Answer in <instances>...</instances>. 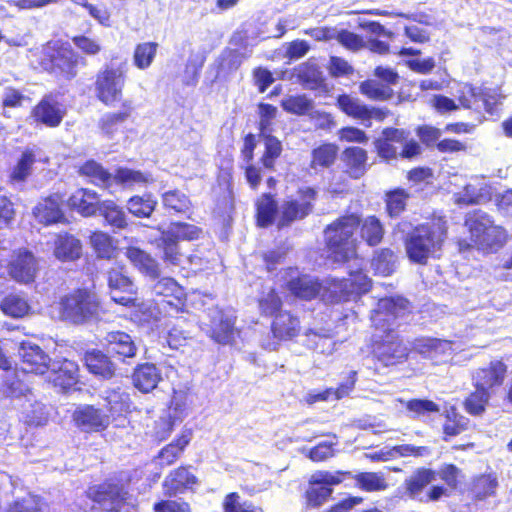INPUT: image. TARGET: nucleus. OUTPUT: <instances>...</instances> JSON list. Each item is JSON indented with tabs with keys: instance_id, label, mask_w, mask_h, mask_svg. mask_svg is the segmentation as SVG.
Returning a JSON list of instances; mask_svg holds the SVG:
<instances>
[{
	"instance_id": "obj_19",
	"label": "nucleus",
	"mask_w": 512,
	"mask_h": 512,
	"mask_svg": "<svg viewBox=\"0 0 512 512\" xmlns=\"http://www.w3.org/2000/svg\"><path fill=\"white\" fill-rule=\"evenodd\" d=\"M287 288L293 296L302 300H311L319 295L325 297V292L329 290V286L325 287L318 279L309 275L292 278L287 283Z\"/></svg>"
},
{
	"instance_id": "obj_53",
	"label": "nucleus",
	"mask_w": 512,
	"mask_h": 512,
	"mask_svg": "<svg viewBox=\"0 0 512 512\" xmlns=\"http://www.w3.org/2000/svg\"><path fill=\"white\" fill-rule=\"evenodd\" d=\"M396 256L392 250L386 248L375 252L372 267L376 273L388 276L395 270Z\"/></svg>"
},
{
	"instance_id": "obj_23",
	"label": "nucleus",
	"mask_w": 512,
	"mask_h": 512,
	"mask_svg": "<svg viewBox=\"0 0 512 512\" xmlns=\"http://www.w3.org/2000/svg\"><path fill=\"white\" fill-rule=\"evenodd\" d=\"M61 203L62 199L57 194L40 201L33 209L35 219L44 225L61 222L64 219Z\"/></svg>"
},
{
	"instance_id": "obj_44",
	"label": "nucleus",
	"mask_w": 512,
	"mask_h": 512,
	"mask_svg": "<svg viewBox=\"0 0 512 512\" xmlns=\"http://www.w3.org/2000/svg\"><path fill=\"white\" fill-rule=\"evenodd\" d=\"M0 309L10 317L21 318L29 313L30 306L21 295L9 294L1 301Z\"/></svg>"
},
{
	"instance_id": "obj_39",
	"label": "nucleus",
	"mask_w": 512,
	"mask_h": 512,
	"mask_svg": "<svg viewBox=\"0 0 512 512\" xmlns=\"http://www.w3.org/2000/svg\"><path fill=\"white\" fill-rule=\"evenodd\" d=\"M360 236L369 245H378L384 236V227L376 216H367L360 221Z\"/></svg>"
},
{
	"instance_id": "obj_10",
	"label": "nucleus",
	"mask_w": 512,
	"mask_h": 512,
	"mask_svg": "<svg viewBox=\"0 0 512 512\" xmlns=\"http://www.w3.org/2000/svg\"><path fill=\"white\" fill-rule=\"evenodd\" d=\"M370 283L371 280L363 271H352L348 278L329 283V291L333 294L332 301L346 300L352 294L365 293L369 290Z\"/></svg>"
},
{
	"instance_id": "obj_22",
	"label": "nucleus",
	"mask_w": 512,
	"mask_h": 512,
	"mask_svg": "<svg viewBox=\"0 0 512 512\" xmlns=\"http://www.w3.org/2000/svg\"><path fill=\"white\" fill-rule=\"evenodd\" d=\"M197 477L190 473L187 467L180 466L172 470L163 482V489L166 495L175 496L183 493L188 489H192L197 484Z\"/></svg>"
},
{
	"instance_id": "obj_26",
	"label": "nucleus",
	"mask_w": 512,
	"mask_h": 512,
	"mask_svg": "<svg viewBox=\"0 0 512 512\" xmlns=\"http://www.w3.org/2000/svg\"><path fill=\"white\" fill-rule=\"evenodd\" d=\"M161 379L159 369L151 363L139 365L132 375L134 386L144 393L154 390Z\"/></svg>"
},
{
	"instance_id": "obj_55",
	"label": "nucleus",
	"mask_w": 512,
	"mask_h": 512,
	"mask_svg": "<svg viewBox=\"0 0 512 512\" xmlns=\"http://www.w3.org/2000/svg\"><path fill=\"white\" fill-rule=\"evenodd\" d=\"M409 194L404 190L397 188L386 193L387 212L391 217L399 216L405 209Z\"/></svg>"
},
{
	"instance_id": "obj_56",
	"label": "nucleus",
	"mask_w": 512,
	"mask_h": 512,
	"mask_svg": "<svg viewBox=\"0 0 512 512\" xmlns=\"http://www.w3.org/2000/svg\"><path fill=\"white\" fill-rule=\"evenodd\" d=\"M508 240V234L506 230L499 225H495L492 221L489 228L486 230L482 237L481 247L486 248H499L502 247Z\"/></svg>"
},
{
	"instance_id": "obj_12",
	"label": "nucleus",
	"mask_w": 512,
	"mask_h": 512,
	"mask_svg": "<svg viewBox=\"0 0 512 512\" xmlns=\"http://www.w3.org/2000/svg\"><path fill=\"white\" fill-rule=\"evenodd\" d=\"M18 355L21 358V369L26 373L42 375L50 368L49 355L35 343L22 342L18 349Z\"/></svg>"
},
{
	"instance_id": "obj_36",
	"label": "nucleus",
	"mask_w": 512,
	"mask_h": 512,
	"mask_svg": "<svg viewBox=\"0 0 512 512\" xmlns=\"http://www.w3.org/2000/svg\"><path fill=\"white\" fill-rule=\"evenodd\" d=\"M279 206L270 194H263L257 201V224L268 227L277 224Z\"/></svg>"
},
{
	"instance_id": "obj_9",
	"label": "nucleus",
	"mask_w": 512,
	"mask_h": 512,
	"mask_svg": "<svg viewBox=\"0 0 512 512\" xmlns=\"http://www.w3.org/2000/svg\"><path fill=\"white\" fill-rule=\"evenodd\" d=\"M346 473L327 471H318L311 475L309 480V489L306 492V498L309 505L318 507L322 505L331 495L330 486L337 485L342 482Z\"/></svg>"
},
{
	"instance_id": "obj_24",
	"label": "nucleus",
	"mask_w": 512,
	"mask_h": 512,
	"mask_svg": "<svg viewBox=\"0 0 512 512\" xmlns=\"http://www.w3.org/2000/svg\"><path fill=\"white\" fill-rule=\"evenodd\" d=\"M101 201L98 194L89 189H78L68 200V205L83 216H92L99 211Z\"/></svg>"
},
{
	"instance_id": "obj_2",
	"label": "nucleus",
	"mask_w": 512,
	"mask_h": 512,
	"mask_svg": "<svg viewBox=\"0 0 512 512\" xmlns=\"http://www.w3.org/2000/svg\"><path fill=\"white\" fill-rule=\"evenodd\" d=\"M446 236L447 224L442 219L418 225L405 239L408 258L414 263L426 264L429 258L436 256Z\"/></svg>"
},
{
	"instance_id": "obj_13",
	"label": "nucleus",
	"mask_w": 512,
	"mask_h": 512,
	"mask_svg": "<svg viewBox=\"0 0 512 512\" xmlns=\"http://www.w3.org/2000/svg\"><path fill=\"white\" fill-rule=\"evenodd\" d=\"M37 270V260L30 251L19 249L13 252L8 264V272L15 281L29 283L34 280Z\"/></svg>"
},
{
	"instance_id": "obj_29",
	"label": "nucleus",
	"mask_w": 512,
	"mask_h": 512,
	"mask_svg": "<svg viewBox=\"0 0 512 512\" xmlns=\"http://www.w3.org/2000/svg\"><path fill=\"white\" fill-rule=\"evenodd\" d=\"M411 350L424 357L434 358L450 351L451 342L431 337H420L411 343Z\"/></svg>"
},
{
	"instance_id": "obj_15",
	"label": "nucleus",
	"mask_w": 512,
	"mask_h": 512,
	"mask_svg": "<svg viewBox=\"0 0 512 512\" xmlns=\"http://www.w3.org/2000/svg\"><path fill=\"white\" fill-rule=\"evenodd\" d=\"M408 135L403 129L385 128L374 141L378 155L386 160L396 159L399 156L400 144L404 143Z\"/></svg>"
},
{
	"instance_id": "obj_27",
	"label": "nucleus",
	"mask_w": 512,
	"mask_h": 512,
	"mask_svg": "<svg viewBox=\"0 0 512 512\" xmlns=\"http://www.w3.org/2000/svg\"><path fill=\"white\" fill-rule=\"evenodd\" d=\"M125 255L143 274L151 279L159 278V263L150 254L137 247H128Z\"/></svg>"
},
{
	"instance_id": "obj_60",
	"label": "nucleus",
	"mask_w": 512,
	"mask_h": 512,
	"mask_svg": "<svg viewBox=\"0 0 512 512\" xmlns=\"http://www.w3.org/2000/svg\"><path fill=\"white\" fill-rule=\"evenodd\" d=\"M458 101L460 105L465 109H479V101L486 104L484 97L477 91V89L471 85L465 84L459 90Z\"/></svg>"
},
{
	"instance_id": "obj_59",
	"label": "nucleus",
	"mask_w": 512,
	"mask_h": 512,
	"mask_svg": "<svg viewBox=\"0 0 512 512\" xmlns=\"http://www.w3.org/2000/svg\"><path fill=\"white\" fill-rule=\"evenodd\" d=\"M265 140V153L262 157L264 167L272 169L275 160L281 155L282 145L281 142L272 135H263Z\"/></svg>"
},
{
	"instance_id": "obj_41",
	"label": "nucleus",
	"mask_w": 512,
	"mask_h": 512,
	"mask_svg": "<svg viewBox=\"0 0 512 512\" xmlns=\"http://www.w3.org/2000/svg\"><path fill=\"white\" fill-rule=\"evenodd\" d=\"M337 154V145L331 143L322 144L312 150L310 167L314 170L328 168L334 164Z\"/></svg>"
},
{
	"instance_id": "obj_43",
	"label": "nucleus",
	"mask_w": 512,
	"mask_h": 512,
	"mask_svg": "<svg viewBox=\"0 0 512 512\" xmlns=\"http://www.w3.org/2000/svg\"><path fill=\"white\" fill-rule=\"evenodd\" d=\"M282 108L291 114L309 115L314 109V101L307 95H289L282 99Z\"/></svg>"
},
{
	"instance_id": "obj_58",
	"label": "nucleus",
	"mask_w": 512,
	"mask_h": 512,
	"mask_svg": "<svg viewBox=\"0 0 512 512\" xmlns=\"http://www.w3.org/2000/svg\"><path fill=\"white\" fill-rule=\"evenodd\" d=\"M357 484L366 491H380L387 487L385 478L373 472L359 473L355 476Z\"/></svg>"
},
{
	"instance_id": "obj_57",
	"label": "nucleus",
	"mask_w": 512,
	"mask_h": 512,
	"mask_svg": "<svg viewBox=\"0 0 512 512\" xmlns=\"http://www.w3.org/2000/svg\"><path fill=\"white\" fill-rule=\"evenodd\" d=\"M42 502L39 496L27 494L8 505L6 512H41Z\"/></svg>"
},
{
	"instance_id": "obj_28",
	"label": "nucleus",
	"mask_w": 512,
	"mask_h": 512,
	"mask_svg": "<svg viewBox=\"0 0 512 512\" xmlns=\"http://www.w3.org/2000/svg\"><path fill=\"white\" fill-rule=\"evenodd\" d=\"M191 441V432L184 431L174 441L164 446L154 458V461L161 467L170 466L181 456L186 446Z\"/></svg>"
},
{
	"instance_id": "obj_5",
	"label": "nucleus",
	"mask_w": 512,
	"mask_h": 512,
	"mask_svg": "<svg viewBox=\"0 0 512 512\" xmlns=\"http://www.w3.org/2000/svg\"><path fill=\"white\" fill-rule=\"evenodd\" d=\"M127 65L125 62L117 66L106 65L100 70L95 79L96 97L107 106L123 101V88L126 82Z\"/></svg>"
},
{
	"instance_id": "obj_47",
	"label": "nucleus",
	"mask_w": 512,
	"mask_h": 512,
	"mask_svg": "<svg viewBox=\"0 0 512 512\" xmlns=\"http://www.w3.org/2000/svg\"><path fill=\"white\" fill-rule=\"evenodd\" d=\"M492 394L490 391H485L479 387H475V391L472 392L465 400V410L474 416L482 415L485 412L486 405L488 404Z\"/></svg>"
},
{
	"instance_id": "obj_17",
	"label": "nucleus",
	"mask_w": 512,
	"mask_h": 512,
	"mask_svg": "<svg viewBox=\"0 0 512 512\" xmlns=\"http://www.w3.org/2000/svg\"><path fill=\"white\" fill-rule=\"evenodd\" d=\"M107 353L118 357L121 361L134 358L137 354V346L132 337L121 331H112L104 337Z\"/></svg>"
},
{
	"instance_id": "obj_52",
	"label": "nucleus",
	"mask_w": 512,
	"mask_h": 512,
	"mask_svg": "<svg viewBox=\"0 0 512 512\" xmlns=\"http://www.w3.org/2000/svg\"><path fill=\"white\" fill-rule=\"evenodd\" d=\"M157 48L158 43L156 42H145L138 44L133 55L134 65L141 70L150 67L156 56Z\"/></svg>"
},
{
	"instance_id": "obj_35",
	"label": "nucleus",
	"mask_w": 512,
	"mask_h": 512,
	"mask_svg": "<svg viewBox=\"0 0 512 512\" xmlns=\"http://www.w3.org/2000/svg\"><path fill=\"white\" fill-rule=\"evenodd\" d=\"M81 243L72 235H59L55 242V256L62 261H73L81 255Z\"/></svg>"
},
{
	"instance_id": "obj_38",
	"label": "nucleus",
	"mask_w": 512,
	"mask_h": 512,
	"mask_svg": "<svg viewBox=\"0 0 512 512\" xmlns=\"http://www.w3.org/2000/svg\"><path fill=\"white\" fill-rule=\"evenodd\" d=\"M106 279L111 293L118 290L127 294H134L136 291L132 279L127 275L123 266L110 268L106 272Z\"/></svg>"
},
{
	"instance_id": "obj_8",
	"label": "nucleus",
	"mask_w": 512,
	"mask_h": 512,
	"mask_svg": "<svg viewBox=\"0 0 512 512\" xmlns=\"http://www.w3.org/2000/svg\"><path fill=\"white\" fill-rule=\"evenodd\" d=\"M337 106L346 115L360 120L366 127L371 126V120L383 121L389 111L386 109L368 107L359 98L348 94L339 95Z\"/></svg>"
},
{
	"instance_id": "obj_37",
	"label": "nucleus",
	"mask_w": 512,
	"mask_h": 512,
	"mask_svg": "<svg viewBox=\"0 0 512 512\" xmlns=\"http://www.w3.org/2000/svg\"><path fill=\"white\" fill-rule=\"evenodd\" d=\"M492 219L490 216L480 210L471 212L467 215L465 226L468 228L472 241L479 245L482 242V237L486 230L489 228Z\"/></svg>"
},
{
	"instance_id": "obj_14",
	"label": "nucleus",
	"mask_w": 512,
	"mask_h": 512,
	"mask_svg": "<svg viewBox=\"0 0 512 512\" xmlns=\"http://www.w3.org/2000/svg\"><path fill=\"white\" fill-rule=\"evenodd\" d=\"M160 236L155 240L154 244L160 251V258L166 266H182L187 260L189 263H195L198 258L194 256L186 257L180 250L178 241L161 230Z\"/></svg>"
},
{
	"instance_id": "obj_64",
	"label": "nucleus",
	"mask_w": 512,
	"mask_h": 512,
	"mask_svg": "<svg viewBox=\"0 0 512 512\" xmlns=\"http://www.w3.org/2000/svg\"><path fill=\"white\" fill-rule=\"evenodd\" d=\"M485 199L483 188L473 184H467L462 193L456 195L457 204H479Z\"/></svg>"
},
{
	"instance_id": "obj_63",
	"label": "nucleus",
	"mask_w": 512,
	"mask_h": 512,
	"mask_svg": "<svg viewBox=\"0 0 512 512\" xmlns=\"http://www.w3.org/2000/svg\"><path fill=\"white\" fill-rule=\"evenodd\" d=\"M90 242L98 257L109 258L112 255L113 246L108 234L95 232L91 235Z\"/></svg>"
},
{
	"instance_id": "obj_6",
	"label": "nucleus",
	"mask_w": 512,
	"mask_h": 512,
	"mask_svg": "<svg viewBox=\"0 0 512 512\" xmlns=\"http://www.w3.org/2000/svg\"><path fill=\"white\" fill-rule=\"evenodd\" d=\"M317 198V191L311 187L300 188L296 195L285 199L279 205L277 228L283 229L309 216Z\"/></svg>"
},
{
	"instance_id": "obj_1",
	"label": "nucleus",
	"mask_w": 512,
	"mask_h": 512,
	"mask_svg": "<svg viewBox=\"0 0 512 512\" xmlns=\"http://www.w3.org/2000/svg\"><path fill=\"white\" fill-rule=\"evenodd\" d=\"M408 310V301L403 298H382L371 311L370 319L376 330L374 353L384 365H394L408 356V348L399 339L393 329L395 320Z\"/></svg>"
},
{
	"instance_id": "obj_7",
	"label": "nucleus",
	"mask_w": 512,
	"mask_h": 512,
	"mask_svg": "<svg viewBox=\"0 0 512 512\" xmlns=\"http://www.w3.org/2000/svg\"><path fill=\"white\" fill-rule=\"evenodd\" d=\"M235 317L218 307L207 309L200 317L201 329L214 341L228 344L234 335Z\"/></svg>"
},
{
	"instance_id": "obj_20",
	"label": "nucleus",
	"mask_w": 512,
	"mask_h": 512,
	"mask_svg": "<svg viewBox=\"0 0 512 512\" xmlns=\"http://www.w3.org/2000/svg\"><path fill=\"white\" fill-rule=\"evenodd\" d=\"M65 114L64 106L52 97H44L32 112L36 122H40L48 127H57Z\"/></svg>"
},
{
	"instance_id": "obj_34",
	"label": "nucleus",
	"mask_w": 512,
	"mask_h": 512,
	"mask_svg": "<svg viewBox=\"0 0 512 512\" xmlns=\"http://www.w3.org/2000/svg\"><path fill=\"white\" fill-rule=\"evenodd\" d=\"M367 158V152L360 147H350L343 152V160L351 177L358 179L364 175Z\"/></svg>"
},
{
	"instance_id": "obj_42",
	"label": "nucleus",
	"mask_w": 512,
	"mask_h": 512,
	"mask_svg": "<svg viewBox=\"0 0 512 512\" xmlns=\"http://www.w3.org/2000/svg\"><path fill=\"white\" fill-rule=\"evenodd\" d=\"M36 150L34 148H26L22 152L10 176L13 183H22L30 176L32 166L36 161Z\"/></svg>"
},
{
	"instance_id": "obj_45",
	"label": "nucleus",
	"mask_w": 512,
	"mask_h": 512,
	"mask_svg": "<svg viewBox=\"0 0 512 512\" xmlns=\"http://www.w3.org/2000/svg\"><path fill=\"white\" fill-rule=\"evenodd\" d=\"M360 92L375 101H385L393 96V89L375 79L363 81L359 86Z\"/></svg>"
},
{
	"instance_id": "obj_48",
	"label": "nucleus",
	"mask_w": 512,
	"mask_h": 512,
	"mask_svg": "<svg viewBox=\"0 0 512 512\" xmlns=\"http://www.w3.org/2000/svg\"><path fill=\"white\" fill-rule=\"evenodd\" d=\"M157 201L150 195L133 196L128 200L127 209L136 217H149L155 210Z\"/></svg>"
},
{
	"instance_id": "obj_25",
	"label": "nucleus",
	"mask_w": 512,
	"mask_h": 512,
	"mask_svg": "<svg viewBox=\"0 0 512 512\" xmlns=\"http://www.w3.org/2000/svg\"><path fill=\"white\" fill-rule=\"evenodd\" d=\"M51 70L70 80L77 74L78 56L68 48H61L51 55Z\"/></svg>"
},
{
	"instance_id": "obj_16",
	"label": "nucleus",
	"mask_w": 512,
	"mask_h": 512,
	"mask_svg": "<svg viewBox=\"0 0 512 512\" xmlns=\"http://www.w3.org/2000/svg\"><path fill=\"white\" fill-rule=\"evenodd\" d=\"M73 419L86 432L104 430L110 422L107 414L92 405L79 406L73 413Z\"/></svg>"
},
{
	"instance_id": "obj_50",
	"label": "nucleus",
	"mask_w": 512,
	"mask_h": 512,
	"mask_svg": "<svg viewBox=\"0 0 512 512\" xmlns=\"http://www.w3.org/2000/svg\"><path fill=\"white\" fill-rule=\"evenodd\" d=\"M99 212L111 226L118 229H123L127 226L125 212L113 201H103Z\"/></svg>"
},
{
	"instance_id": "obj_31",
	"label": "nucleus",
	"mask_w": 512,
	"mask_h": 512,
	"mask_svg": "<svg viewBox=\"0 0 512 512\" xmlns=\"http://www.w3.org/2000/svg\"><path fill=\"white\" fill-rule=\"evenodd\" d=\"M297 81L306 89L316 90L324 86L323 74L315 63L310 61L295 68Z\"/></svg>"
},
{
	"instance_id": "obj_62",
	"label": "nucleus",
	"mask_w": 512,
	"mask_h": 512,
	"mask_svg": "<svg viewBox=\"0 0 512 512\" xmlns=\"http://www.w3.org/2000/svg\"><path fill=\"white\" fill-rule=\"evenodd\" d=\"M469 419L459 414L447 415L443 425V432L446 436H457L466 431L469 426Z\"/></svg>"
},
{
	"instance_id": "obj_40",
	"label": "nucleus",
	"mask_w": 512,
	"mask_h": 512,
	"mask_svg": "<svg viewBox=\"0 0 512 512\" xmlns=\"http://www.w3.org/2000/svg\"><path fill=\"white\" fill-rule=\"evenodd\" d=\"M78 173L83 177H87L90 182L101 186L110 185L113 179L111 173L95 160L86 161L79 167Z\"/></svg>"
},
{
	"instance_id": "obj_18",
	"label": "nucleus",
	"mask_w": 512,
	"mask_h": 512,
	"mask_svg": "<svg viewBox=\"0 0 512 512\" xmlns=\"http://www.w3.org/2000/svg\"><path fill=\"white\" fill-rule=\"evenodd\" d=\"M506 365L501 361H492L488 367L477 369L473 374L474 387L493 393L501 386L506 376Z\"/></svg>"
},
{
	"instance_id": "obj_30",
	"label": "nucleus",
	"mask_w": 512,
	"mask_h": 512,
	"mask_svg": "<svg viewBox=\"0 0 512 512\" xmlns=\"http://www.w3.org/2000/svg\"><path fill=\"white\" fill-rule=\"evenodd\" d=\"M271 328L275 338L291 339L298 334L300 322L297 317L289 312L280 311L275 315Z\"/></svg>"
},
{
	"instance_id": "obj_33",
	"label": "nucleus",
	"mask_w": 512,
	"mask_h": 512,
	"mask_svg": "<svg viewBox=\"0 0 512 512\" xmlns=\"http://www.w3.org/2000/svg\"><path fill=\"white\" fill-rule=\"evenodd\" d=\"M355 372H351L348 379L340 384L336 389L328 388L321 392L310 391L305 396V401L307 404L312 405L319 401H326L331 396H334L336 400L342 399L347 396L354 388L355 385Z\"/></svg>"
},
{
	"instance_id": "obj_54",
	"label": "nucleus",
	"mask_w": 512,
	"mask_h": 512,
	"mask_svg": "<svg viewBox=\"0 0 512 512\" xmlns=\"http://www.w3.org/2000/svg\"><path fill=\"white\" fill-rule=\"evenodd\" d=\"M163 231L178 242L179 240L192 241L198 239L202 232L199 227L184 222H173L167 229H163Z\"/></svg>"
},
{
	"instance_id": "obj_51",
	"label": "nucleus",
	"mask_w": 512,
	"mask_h": 512,
	"mask_svg": "<svg viewBox=\"0 0 512 512\" xmlns=\"http://www.w3.org/2000/svg\"><path fill=\"white\" fill-rule=\"evenodd\" d=\"M162 203L165 208L176 213H186L192 207L189 197L179 190H170L163 193Z\"/></svg>"
},
{
	"instance_id": "obj_3",
	"label": "nucleus",
	"mask_w": 512,
	"mask_h": 512,
	"mask_svg": "<svg viewBox=\"0 0 512 512\" xmlns=\"http://www.w3.org/2000/svg\"><path fill=\"white\" fill-rule=\"evenodd\" d=\"M101 312L99 297L88 289H76L60 300L61 318L74 325H84L98 320Z\"/></svg>"
},
{
	"instance_id": "obj_61",
	"label": "nucleus",
	"mask_w": 512,
	"mask_h": 512,
	"mask_svg": "<svg viewBox=\"0 0 512 512\" xmlns=\"http://www.w3.org/2000/svg\"><path fill=\"white\" fill-rule=\"evenodd\" d=\"M497 487V480L491 475H482L474 480L472 491L479 499L492 495Z\"/></svg>"
},
{
	"instance_id": "obj_49",
	"label": "nucleus",
	"mask_w": 512,
	"mask_h": 512,
	"mask_svg": "<svg viewBox=\"0 0 512 512\" xmlns=\"http://www.w3.org/2000/svg\"><path fill=\"white\" fill-rule=\"evenodd\" d=\"M435 479L432 470L421 469L406 480V488L410 497H418L423 489Z\"/></svg>"
},
{
	"instance_id": "obj_46",
	"label": "nucleus",
	"mask_w": 512,
	"mask_h": 512,
	"mask_svg": "<svg viewBox=\"0 0 512 512\" xmlns=\"http://www.w3.org/2000/svg\"><path fill=\"white\" fill-rule=\"evenodd\" d=\"M28 404L23 406L25 422L31 426H42L48 421V412L43 404L33 400V395L27 399Z\"/></svg>"
},
{
	"instance_id": "obj_21",
	"label": "nucleus",
	"mask_w": 512,
	"mask_h": 512,
	"mask_svg": "<svg viewBox=\"0 0 512 512\" xmlns=\"http://www.w3.org/2000/svg\"><path fill=\"white\" fill-rule=\"evenodd\" d=\"M83 360L90 373L103 379H111L115 376L116 365L103 351L88 350L85 352Z\"/></svg>"
},
{
	"instance_id": "obj_4",
	"label": "nucleus",
	"mask_w": 512,
	"mask_h": 512,
	"mask_svg": "<svg viewBox=\"0 0 512 512\" xmlns=\"http://www.w3.org/2000/svg\"><path fill=\"white\" fill-rule=\"evenodd\" d=\"M360 219L349 214L336 219L325 230V240L329 250L338 261L348 260L356 255L357 238L355 231Z\"/></svg>"
},
{
	"instance_id": "obj_32",
	"label": "nucleus",
	"mask_w": 512,
	"mask_h": 512,
	"mask_svg": "<svg viewBox=\"0 0 512 512\" xmlns=\"http://www.w3.org/2000/svg\"><path fill=\"white\" fill-rule=\"evenodd\" d=\"M134 104L131 99H124L121 103V111L105 114L99 122L100 129L106 135H112L132 114Z\"/></svg>"
},
{
	"instance_id": "obj_11",
	"label": "nucleus",
	"mask_w": 512,
	"mask_h": 512,
	"mask_svg": "<svg viewBox=\"0 0 512 512\" xmlns=\"http://www.w3.org/2000/svg\"><path fill=\"white\" fill-rule=\"evenodd\" d=\"M126 495L127 492L123 486L115 483H102L90 487L87 491V496L102 510L108 512L121 507L126 500Z\"/></svg>"
}]
</instances>
